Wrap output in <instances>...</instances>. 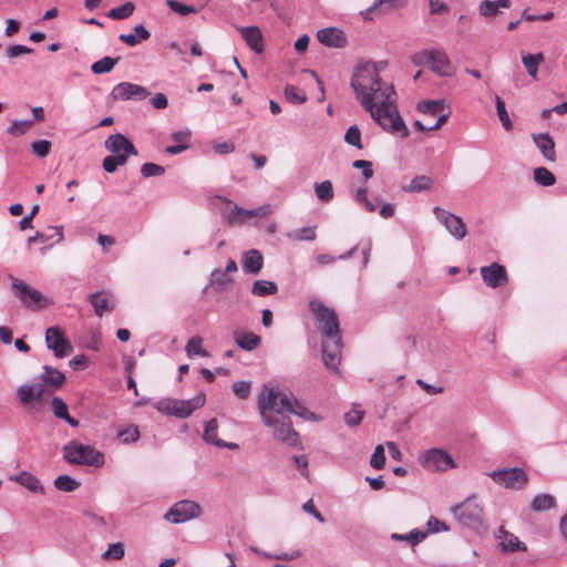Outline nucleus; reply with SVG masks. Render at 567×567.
I'll list each match as a JSON object with an SVG mask.
<instances>
[{
	"label": "nucleus",
	"mask_w": 567,
	"mask_h": 567,
	"mask_svg": "<svg viewBox=\"0 0 567 567\" xmlns=\"http://www.w3.org/2000/svg\"><path fill=\"white\" fill-rule=\"evenodd\" d=\"M205 394L200 393L190 400H175L165 399L161 400L156 409L165 414L174 415L181 419L188 417L195 410L202 408L205 404Z\"/></svg>",
	"instance_id": "nucleus-5"
},
{
	"label": "nucleus",
	"mask_w": 567,
	"mask_h": 567,
	"mask_svg": "<svg viewBox=\"0 0 567 567\" xmlns=\"http://www.w3.org/2000/svg\"><path fill=\"white\" fill-rule=\"evenodd\" d=\"M33 125V120H14L9 125L7 132L9 135L18 137L25 134Z\"/></svg>",
	"instance_id": "nucleus-38"
},
{
	"label": "nucleus",
	"mask_w": 567,
	"mask_h": 567,
	"mask_svg": "<svg viewBox=\"0 0 567 567\" xmlns=\"http://www.w3.org/2000/svg\"><path fill=\"white\" fill-rule=\"evenodd\" d=\"M511 7V0H484L480 3L478 11L485 18L496 17L499 13V9H507Z\"/></svg>",
	"instance_id": "nucleus-30"
},
{
	"label": "nucleus",
	"mask_w": 567,
	"mask_h": 567,
	"mask_svg": "<svg viewBox=\"0 0 567 567\" xmlns=\"http://www.w3.org/2000/svg\"><path fill=\"white\" fill-rule=\"evenodd\" d=\"M289 237L297 241H312L317 237L316 227H303L289 234Z\"/></svg>",
	"instance_id": "nucleus-51"
},
{
	"label": "nucleus",
	"mask_w": 567,
	"mask_h": 567,
	"mask_svg": "<svg viewBox=\"0 0 567 567\" xmlns=\"http://www.w3.org/2000/svg\"><path fill=\"white\" fill-rule=\"evenodd\" d=\"M302 509L309 514H311L318 522L320 523H323L324 522V518L323 516L320 514V512L317 511V508L315 507L313 505V502L312 499H309L303 505H302Z\"/></svg>",
	"instance_id": "nucleus-63"
},
{
	"label": "nucleus",
	"mask_w": 567,
	"mask_h": 567,
	"mask_svg": "<svg viewBox=\"0 0 567 567\" xmlns=\"http://www.w3.org/2000/svg\"><path fill=\"white\" fill-rule=\"evenodd\" d=\"M231 284L233 279L229 277V274L224 270L215 269L210 275V286L218 290L227 289Z\"/></svg>",
	"instance_id": "nucleus-37"
},
{
	"label": "nucleus",
	"mask_w": 567,
	"mask_h": 567,
	"mask_svg": "<svg viewBox=\"0 0 567 567\" xmlns=\"http://www.w3.org/2000/svg\"><path fill=\"white\" fill-rule=\"evenodd\" d=\"M43 370L40 379L47 383L52 391L60 389L64 384L65 375L61 371L49 365H45Z\"/></svg>",
	"instance_id": "nucleus-28"
},
{
	"label": "nucleus",
	"mask_w": 567,
	"mask_h": 567,
	"mask_svg": "<svg viewBox=\"0 0 567 567\" xmlns=\"http://www.w3.org/2000/svg\"><path fill=\"white\" fill-rule=\"evenodd\" d=\"M166 4L172 11H174L181 16H187V14L197 12L196 7L181 3L177 0H167Z\"/></svg>",
	"instance_id": "nucleus-53"
},
{
	"label": "nucleus",
	"mask_w": 567,
	"mask_h": 567,
	"mask_svg": "<svg viewBox=\"0 0 567 567\" xmlns=\"http://www.w3.org/2000/svg\"><path fill=\"white\" fill-rule=\"evenodd\" d=\"M45 342L49 349L53 350L55 357L65 358L73 351L64 331L60 327H50L45 331Z\"/></svg>",
	"instance_id": "nucleus-12"
},
{
	"label": "nucleus",
	"mask_w": 567,
	"mask_h": 567,
	"mask_svg": "<svg viewBox=\"0 0 567 567\" xmlns=\"http://www.w3.org/2000/svg\"><path fill=\"white\" fill-rule=\"evenodd\" d=\"M264 265V257L257 249H250L244 255L243 267L245 271L258 274Z\"/></svg>",
	"instance_id": "nucleus-27"
},
{
	"label": "nucleus",
	"mask_w": 567,
	"mask_h": 567,
	"mask_svg": "<svg viewBox=\"0 0 567 567\" xmlns=\"http://www.w3.org/2000/svg\"><path fill=\"white\" fill-rule=\"evenodd\" d=\"M344 141L349 145H352V146L357 147L358 150L363 148V145L361 143V132L357 125H352L347 130V132L344 134Z\"/></svg>",
	"instance_id": "nucleus-50"
},
{
	"label": "nucleus",
	"mask_w": 567,
	"mask_h": 567,
	"mask_svg": "<svg viewBox=\"0 0 567 567\" xmlns=\"http://www.w3.org/2000/svg\"><path fill=\"white\" fill-rule=\"evenodd\" d=\"M452 512L466 526H476L483 522V508L471 498L454 506Z\"/></svg>",
	"instance_id": "nucleus-10"
},
{
	"label": "nucleus",
	"mask_w": 567,
	"mask_h": 567,
	"mask_svg": "<svg viewBox=\"0 0 567 567\" xmlns=\"http://www.w3.org/2000/svg\"><path fill=\"white\" fill-rule=\"evenodd\" d=\"M534 179L543 186H551L556 183L555 175L546 167H537L534 169Z\"/></svg>",
	"instance_id": "nucleus-42"
},
{
	"label": "nucleus",
	"mask_w": 567,
	"mask_h": 567,
	"mask_svg": "<svg viewBox=\"0 0 567 567\" xmlns=\"http://www.w3.org/2000/svg\"><path fill=\"white\" fill-rule=\"evenodd\" d=\"M117 60L112 59L110 56H105L96 62H94L91 66V71L94 74L107 73L113 70Z\"/></svg>",
	"instance_id": "nucleus-47"
},
{
	"label": "nucleus",
	"mask_w": 567,
	"mask_h": 567,
	"mask_svg": "<svg viewBox=\"0 0 567 567\" xmlns=\"http://www.w3.org/2000/svg\"><path fill=\"white\" fill-rule=\"evenodd\" d=\"M51 408H52L53 414L58 419L64 420L72 427H76L79 425V421L69 414L68 405L61 398H53V400L51 402Z\"/></svg>",
	"instance_id": "nucleus-31"
},
{
	"label": "nucleus",
	"mask_w": 567,
	"mask_h": 567,
	"mask_svg": "<svg viewBox=\"0 0 567 567\" xmlns=\"http://www.w3.org/2000/svg\"><path fill=\"white\" fill-rule=\"evenodd\" d=\"M422 465L435 471H447L456 466L451 455L440 449L426 451L422 457Z\"/></svg>",
	"instance_id": "nucleus-15"
},
{
	"label": "nucleus",
	"mask_w": 567,
	"mask_h": 567,
	"mask_svg": "<svg viewBox=\"0 0 567 567\" xmlns=\"http://www.w3.org/2000/svg\"><path fill=\"white\" fill-rule=\"evenodd\" d=\"M63 455L70 464L102 467L104 455L91 445H84L75 440L63 446Z\"/></svg>",
	"instance_id": "nucleus-4"
},
{
	"label": "nucleus",
	"mask_w": 567,
	"mask_h": 567,
	"mask_svg": "<svg viewBox=\"0 0 567 567\" xmlns=\"http://www.w3.org/2000/svg\"><path fill=\"white\" fill-rule=\"evenodd\" d=\"M188 357L200 355L208 357V352L203 349V338L199 336L192 337L185 347Z\"/></svg>",
	"instance_id": "nucleus-41"
},
{
	"label": "nucleus",
	"mask_w": 567,
	"mask_h": 567,
	"mask_svg": "<svg viewBox=\"0 0 567 567\" xmlns=\"http://www.w3.org/2000/svg\"><path fill=\"white\" fill-rule=\"evenodd\" d=\"M258 410L265 425L274 423L275 417L292 413L303 419L313 414L293 396L281 392L278 388L264 386L258 395Z\"/></svg>",
	"instance_id": "nucleus-3"
},
{
	"label": "nucleus",
	"mask_w": 567,
	"mask_h": 567,
	"mask_svg": "<svg viewBox=\"0 0 567 567\" xmlns=\"http://www.w3.org/2000/svg\"><path fill=\"white\" fill-rule=\"evenodd\" d=\"M316 196L319 200L327 203L333 198V187L330 181H323L316 185Z\"/></svg>",
	"instance_id": "nucleus-44"
},
{
	"label": "nucleus",
	"mask_w": 567,
	"mask_h": 567,
	"mask_svg": "<svg viewBox=\"0 0 567 567\" xmlns=\"http://www.w3.org/2000/svg\"><path fill=\"white\" fill-rule=\"evenodd\" d=\"M105 147L114 155L126 154V159L130 155H136L135 146L122 134L110 135L105 141Z\"/></svg>",
	"instance_id": "nucleus-19"
},
{
	"label": "nucleus",
	"mask_w": 567,
	"mask_h": 567,
	"mask_svg": "<svg viewBox=\"0 0 567 567\" xmlns=\"http://www.w3.org/2000/svg\"><path fill=\"white\" fill-rule=\"evenodd\" d=\"M125 549L123 543H113L109 545V548L102 554V558L105 560H120L124 557Z\"/></svg>",
	"instance_id": "nucleus-45"
},
{
	"label": "nucleus",
	"mask_w": 567,
	"mask_h": 567,
	"mask_svg": "<svg viewBox=\"0 0 567 567\" xmlns=\"http://www.w3.org/2000/svg\"><path fill=\"white\" fill-rule=\"evenodd\" d=\"M432 186V178L426 175L415 176L409 185L403 186V189L409 193H417L422 190H427Z\"/></svg>",
	"instance_id": "nucleus-35"
},
{
	"label": "nucleus",
	"mask_w": 567,
	"mask_h": 567,
	"mask_svg": "<svg viewBox=\"0 0 567 567\" xmlns=\"http://www.w3.org/2000/svg\"><path fill=\"white\" fill-rule=\"evenodd\" d=\"M382 68V63L360 64L352 75L351 86L358 101L384 131L406 137L409 131L399 114L394 87L380 76Z\"/></svg>",
	"instance_id": "nucleus-1"
},
{
	"label": "nucleus",
	"mask_w": 567,
	"mask_h": 567,
	"mask_svg": "<svg viewBox=\"0 0 567 567\" xmlns=\"http://www.w3.org/2000/svg\"><path fill=\"white\" fill-rule=\"evenodd\" d=\"M239 32L247 45L256 53H261L264 50L262 35L257 27H241Z\"/></svg>",
	"instance_id": "nucleus-21"
},
{
	"label": "nucleus",
	"mask_w": 567,
	"mask_h": 567,
	"mask_svg": "<svg viewBox=\"0 0 567 567\" xmlns=\"http://www.w3.org/2000/svg\"><path fill=\"white\" fill-rule=\"evenodd\" d=\"M152 104L157 110H163L167 107L168 101L167 97L163 93H156L152 99Z\"/></svg>",
	"instance_id": "nucleus-64"
},
{
	"label": "nucleus",
	"mask_w": 567,
	"mask_h": 567,
	"mask_svg": "<svg viewBox=\"0 0 567 567\" xmlns=\"http://www.w3.org/2000/svg\"><path fill=\"white\" fill-rule=\"evenodd\" d=\"M135 6L133 2H125L122 6L113 8L109 11L107 17L113 20H124L133 14Z\"/></svg>",
	"instance_id": "nucleus-40"
},
{
	"label": "nucleus",
	"mask_w": 567,
	"mask_h": 567,
	"mask_svg": "<svg viewBox=\"0 0 567 567\" xmlns=\"http://www.w3.org/2000/svg\"><path fill=\"white\" fill-rule=\"evenodd\" d=\"M285 96L287 101L293 104H302L307 101V95L293 85L285 87Z\"/></svg>",
	"instance_id": "nucleus-49"
},
{
	"label": "nucleus",
	"mask_w": 567,
	"mask_h": 567,
	"mask_svg": "<svg viewBox=\"0 0 567 567\" xmlns=\"http://www.w3.org/2000/svg\"><path fill=\"white\" fill-rule=\"evenodd\" d=\"M250 391L251 382L249 381H238L233 384V392L241 400L247 399L250 394Z\"/></svg>",
	"instance_id": "nucleus-58"
},
{
	"label": "nucleus",
	"mask_w": 567,
	"mask_h": 567,
	"mask_svg": "<svg viewBox=\"0 0 567 567\" xmlns=\"http://www.w3.org/2000/svg\"><path fill=\"white\" fill-rule=\"evenodd\" d=\"M425 536H426V533L413 530V532H411V533H409L406 535L394 533V534H392L391 538L395 539V540H406L412 546H415L420 542H422L425 538Z\"/></svg>",
	"instance_id": "nucleus-52"
},
{
	"label": "nucleus",
	"mask_w": 567,
	"mask_h": 567,
	"mask_svg": "<svg viewBox=\"0 0 567 567\" xmlns=\"http://www.w3.org/2000/svg\"><path fill=\"white\" fill-rule=\"evenodd\" d=\"M364 413L359 404H354L352 410L344 414V421L349 426L358 425L363 419Z\"/></svg>",
	"instance_id": "nucleus-54"
},
{
	"label": "nucleus",
	"mask_w": 567,
	"mask_h": 567,
	"mask_svg": "<svg viewBox=\"0 0 567 567\" xmlns=\"http://www.w3.org/2000/svg\"><path fill=\"white\" fill-rule=\"evenodd\" d=\"M416 64H427L430 69L441 76L452 74V65L447 55L440 50L423 51L414 56Z\"/></svg>",
	"instance_id": "nucleus-7"
},
{
	"label": "nucleus",
	"mask_w": 567,
	"mask_h": 567,
	"mask_svg": "<svg viewBox=\"0 0 567 567\" xmlns=\"http://www.w3.org/2000/svg\"><path fill=\"white\" fill-rule=\"evenodd\" d=\"M317 39L320 43L331 48H342L346 43L343 33L336 28L319 30L317 32Z\"/></svg>",
	"instance_id": "nucleus-20"
},
{
	"label": "nucleus",
	"mask_w": 567,
	"mask_h": 567,
	"mask_svg": "<svg viewBox=\"0 0 567 567\" xmlns=\"http://www.w3.org/2000/svg\"><path fill=\"white\" fill-rule=\"evenodd\" d=\"M134 31L135 34H121L120 40L130 47H135L138 43V39L148 40L151 38V33L142 24H137Z\"/></svg>",
	"instance_id": "nucleus-34"
},
{
	"label": "nucleus",
	"mask_w": 567,
	"mask_h": 567,
	"mask_svg": "<svg viewBox=\"0 0 567 567\" xmlns=\"http://www.w3.org/2000/svg\"><path fill=\"white\" fill-rule=\"evenodd\" d=\"M385 464L384 449L381 444L377 445L374 453L371 456L370 465L375 470L383 468Z\"/></svg>",
	"instance_id": "nucleus-57"
},
{
	"label": "nucleus",
	"mask_w": 567,
	"mask_h": 567,
	"mask_svg": "<svg viewBox=\"0 0 567 567\" xmlns=\"http://www.w3.org/2000/svg\"><path fill=\"white\" fill-rule=\"evenodd\" d=\"M251 292L255 296L265 297L277 292V285L268 280H257L252 285Z\"/></svg>",
	"instance_id": "nucleus-39"
},
{
	"label": "nucleus",
	"mask_w": 567,
	"mask_h": 567,
	"mask_svg": "<svg viewBox=\"0 0 567 567\" xmlns=\"http://www.w3.org/2000/svg\"><path fill=\"white\" fill-rule=\"evenodd\" d=\"M118 437L124 443H132L138 440L140 431L137 426L131 425L118 433Z\"/></svg>",
	"instance_id": "nucleus-59"
},
{
	"label": "nucleus",
	"mask_w": 567,
	"mask_h": 567,
	"mask_svg": "<svg viewBox=\"0 0 567 567\" xmlns=\"http://www.w3.org/2000/svg\"><path fill=\"white\" fill-rule=\"evenodd\" d=\"M481 276L484 282L491 288L502 287L508 281L506 268L497 262L482 267Z\"/></svg>",
	"instance_id": "nucleus-18"
},
{
	"label": "nucleus",
	"mask_w": 567,
	"mask_h": 567,
	"mask_svg": "<svg viewBox=\"0 0 567 567\" xmlns=\"http://www.w3.org/2000/svg\"><path fill=\"white\" fill-rule=\"evenodd\" d=\"M89 300L94 308L95 315L99 317H102L105 311L114 309V302L110 293L105 291L91 293Z\"/></svg>",
	"instance_id": "nucleus-23"
},
{
	"label": "nucleus",
	"mask_w": 567,
	"mask_h": 567,
	"mask_svg": "<svg viewBox=\"0 0 567 567\" xmlns=\"http://www.w3.org/2000/svg\"><path fill=\"white\" fill-rule=\"evenodd\" d=\"M51 142L47 140H39L31 143L32 152L39 157H45L51 151Z\"/></svg>",
	"instance_id": "nucleus-55"
},
{
	"label": "nucleus",
	"mask_w": 567,
	"mask_h": 567,
	"mask_svg": "<svg viewBox=\"0 0 567 567\" xmlns=\"http://www.w3.org/2000/svg\"><path fill=\"white\" fill-rule=\"evenodd\" d=\"M309 307L318 330L322 334V357L324 365L337 372L341 362L342 352V339L338 315L334 309L327 307L318 299L310 300Z\"/></svg>",
	"instance_id": "nucleus-2"
},
{
	"label": "nucleus",
	"mask_w": 567,
	"mask_h": 567,
	"mask_svg": "<svg viewBox=\"0 0 567 567\" xmlns=\"http://www.w3.org/2000/svg\"><path fill=\"white\" fill-rule=\"evenodd\" d=\"M433 214L456 239H462L466 236V226L461 217L440 207H434Z\"/></svg>",
	"instance_id": "nucleus-16"
},
{
	"label": "nucleus",
	"mask_w": 567,
	"mask_h": 567,
	"mask_svg": "<svg viewBox=\"0 0 567 567\" xmlns=\"http://www.w3.org/2000/svg\"><path fill=\"white\" fill-rule=\"evenodd\" d=\"M141 173L144 177L161 176L165 173V168L155 163H144L141 167Z\"/></svg>",
	"instance_id": "nucleus-56"
},
{
	"label": "nucleus",
	"mask_w": 567,
	"mask_h": 567,
	"mask_svg": "<svg viewBox=\"0 0 567 567\" xmlns=\"http://www.w3.org/2000/svg\"><path fill=\"white\" fill-rule=\"evenodd\" d=\"M271 213L269 205H264L256 209H244L238 205H233L231 208L224 213V218L230 226L243 225L248 219L254 217H266Z\"/></svg>",
	"instance_id": "nucleus-11"
},
{
	"label": "nucleus",
	"mask_w": 567,
	"mask_h": 567,
	"mask_svg": "<svg viewBox=\"0 0 567 567\" xmlns=\"http://www.w3.org/2000/svg\"><path fill=\"white\" fill-rule=\"evenodd\" d=\"M200 507L193 501H181L176 503L166 514L165 518L178 524L199 516Z\"/></svg>",
	"instance_id": "nucleus-14"
},
{
	"label": "nucleus",
	"mask_w": 567,
	"mask_h": 567,
	"mask_svg": "<svg viewBox=\"0 0 567 567\" xmlns=\"http://www.w3.org/2000/svg\"><path fill=\"white\" fill-rule=\"evenodd\" d=\"M234 339L239 348L247 351L255 350L261 342L260 337L254 332L236 331Z\"/></svg>",
	"instance_id": "nucleus-29"
},
{
	"label": "nucleus",
	"mask_w": 567,
	"mask_h": 567,
	"mask_svg": "<svg viewBox=\"0 0 567 567\" xmlns=\"http://www.w3.org/2000/svg\"><path fill=\"white\" fill-rule=\"evenodd\" d=\"M22 486H24L27 489H29L32 493H41L44 494V489L42 485L40 484V481L28 472H21L14 477H11Z\"/></svg>",
	"instance_id": "nucleus-32"
},
{
	"label": "nucleus",
	"mask_w": 567,
	"mask_h": 567,
	"mask_svg": "<svg viewBox=\"0 0 567 567\" xmlns=\"http://www.w3.org/2000/svg\"><path fill=\"white\" fill-rule=\"evenodd\" d=\"M150 91L138 84L122 82L116 84L111 95L114 100H144L150 95Z\"/></svg>",
	"instance_id": "nucleus-17"
},
{
	"label": "nucleus",
	"mask_w": 567,
	"mask_h": 567,
	"mask_svg": "<svg viewBox=\"0 0 567 567\" xmlns=\"http://www.w3.org/2000/svg\"><path fill=\"white\" fill-rule=\"evenodd\" d=\"M491 477L498 485L509 489H522L528 482L527 473L519 467L494 471Z\"/></svg>",
	"instance_id": "nucleus-9"
},
{
	"label": "nucleus",
	"mask_w": 567,
	"mask_h": 567,
	"mask_svg": "<svg viewBox=\"0 0 567 567\" xmlns=\"http://www.w3.org/2000/svg\"><path fill=\"white\" fill-rule=\"evenodd\" d=\"M31 52H32L31 48H28V47L21 45V44H13L7 49L6 54L9 59H14L22 54H29Z\"/></svg>",
	"instance_id": "nucleus-61"
},
{
	"label": "nucleus",
	"mask_w": 567,
	"mask_h": 567,
	"mask_svg": "<svg viewBox=\"0 0 567 567\" xmlns=\"http://www.w3.org/2000/svg\"><path fill=\"white\" fill-rule=\"evenodd\" d=\"M450 109V105L444 99L434 101H422L417 104V111L427 115H437L441 112Z\"/></svg>",
	"instance_id": "nucleus-33"
},
{
	"label": "nucleus",
	"mask_w": 567,
	"mask_h": 567,
	"mask_svg": "<svg viewBox=\"0 0 567 567\" xmlns=\"http://www.w3.org/2000/svg\"><path fill=\"white\" fill-rule=\"evenodd\" d=\"M495 100L498 118L502 122L503 127L506 131H511L513 128V124L506 111L505 102L498 95H496Z\"/></svg>",
	"instance_id": "nucleus-48"
},
{
	"label": "nucleus",
	"mask_w": 567,
	"mask_h": 567,
	"mask_svg": "<svg viewBox=\"0 0 567 567\" xmlns=\"http://www.w3.org/2000/svg\"><path fill=\"white\" fill-rule=\"evenodd\" d=\"M536 146L540 150L543 156L549 161H556L555 142L548 133H540L533 136Z\"/></svg>",
	"instance_id": "nucleus-24"
},
{
	"label": "nucleus",
	"mask_w": 567,
	"mask_h": 567,
	"mask_svg": "<svg viewBox=\"0 0 567 567\" xmlns=\"http://www.w3.org/2000/svg\"><path fill=\"white\" fill-rule=\"evenodd\" d=\"M272 430L274 439L289 447L300 446V436L292 427V422L288 415L275 417L274 423L266 425Z\"/></svg>",
	"instance_id": "nucleus-8"
},
{
	"label": "nucleus",
	"mask_w": 567,
	"mask_h": 567,
	"mask_svg": "<svg viewBox=\"0 0 567 567\" xmlns=\"http://www.w3.org/2000/svg\"><path fill=\"white\" fill-rule=\"evenodd\" d=\"M10 279L12 291L25 308L34 311L47 306V300L39 290L30 287L18 278L10 277Z\"/></svg>",
	"instance_id": "nucleus-6"
},
{
	"label": "nucleus",
	"mask_w": 567,
	"mask_h": 567,
	"mask_svg": "<svg viewBox=\"0 0 567 567\" xmlns=\"http://www.w3.org/2000/svg\"><path fill=\"white\" fill-rule=\"evenodd\" d=\"M427 527L433 533H437L441 530H449V527L446 526V524L441 522L436 517H430V519L427 520Z\"/></svg>",
	"instance_id": "nucleus-62"
},
{
	"label": "nucleus",
	"mask_w": 567,
	"mask_h": 567,
	"mask_svg": "<svg viewBox=\"0 0 567 567\" xmlns=\"http://www.w3.org/2000/svg\"><path fill=\"white\" fill-rule=\"evenodd\" d=\"M54 486L62 492H73L80 486V483L69 475H60L54 480Z\"/></svg>",
	"instance_id": "nucleus-43"
},
{
	"label": "nucleus",
	"mask_w": 567,
	"mask_h": 567,
	"mask_svg": "<svg viewBox=\"0 0 567 567\" xmlns=\"http://www.w3.org/2000/svg\"><path fill=\"white\" fill-rule=\"evenodd\" d=\"M556 499L549 494H538L532 501L530 507L535 512H543L555 507Z\"/></svg>",
	"instance_id": "nucleus-36"
},
{
	"label": "nucleus",
	"mask_w": 567,
	"mask_h": 567,
	"mask_svg": "<svg viewBox=\"0 0 567 567\" xmlns=\"http://www.w3.org/2000/svg\"><path fill=\"white\" fill-rule=\"evenodd\" d=\"M429 7L432 16L450 13V8L443 0H429Z\"/></svg>",
	"instance_id": "nucleus-60"
},
{
	"label": "nucleus",
	"mask_w": 567,
	"mask_h": 567,
	"mask_svg": "<svg viewBox=\"0 0 567 567\" xmlns=\"http://www.w3.org/2000/svg\"><path fill=\"white\" fill-rule=\"evenodd\" d=\"M499 546L503 551L514 553L517 550H526V546L517 536L507 532L504 527L498 530Z\"/></svg>",
	"instance_id": "nucleus-22"
},
{
	"label": "nucleus",
	"mask_w": 567,
	"mask_h": 567,
	"mask_svg": "<svg viewBox=\"0 0 567 567\" xmlns=\"http://www.w3.org/2000/svg\"><path fill=\"white\" fill-rule=\"evenodd\" d=\"M52 390L41 379L29 385H22L17 390V396L22 404L33 401L44 402L52 394Z\"/></svg>",
	"instance_id": "nucleus-13"
},
{
	"label": "nucleus",
	"mask_w": 567,
	"mask_h": 567,
	"mask_svg": "<svg viewBox=\"0 0 567 567\" xmlns=\"http://www.w3.org/2000/svg\"><path fill=\"white\" fill-rule=\"evenodd\" d=\"M522 62L525 66L528 75L534 80L537 79L538 68L545 61V56L543 52H538L536 54H530L528 52L522 51Z\"/></svg>",
	"instance_id": "nucleus-25"
},
{
	"label": "nucleus",
	"mask_w": 567,
	"mask_h": 567,
	"mask_svg": "<svg viewBox=\"0 0 567 567\" xmlns=\"http://www.w3.org/2000/svg\"><path fill=\"white\" fill-rule=\"evenodd\" d=\"M126 161V154L106 156L103 159V168L107 173H114L117 166L124 165Z\"/></svg>",
	"instance_id": "nucleus-46"
},
{
	"label": "nucleus",
	"mask_w": 567,
	"mask_h": 567,
	"mask_svg": "<svg viewBox=\"0 0 567 567\" xmlns=\"http://www.w3.org/2000/svg\"><path fill=\"white\" fill-rule=\"evenodd\" d=\"M217 429H218L217 420L216 419L209 420L206 423L203 439L206 442L212 443V444H214L216 446H219V447H228L230 450L236 449L237 444H235V443H229L228 444V443H225L223 440H219L217 437Z\"/></svg>",
	"instance_id": "nucleus-26"
}]
</instances>
